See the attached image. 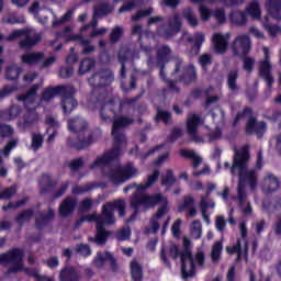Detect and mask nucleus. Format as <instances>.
<instances>
[{
	"instance_id": "60",
	"label": "nucleus",
	"mask_w": 281,
	"mask_h": 281,
	"mask_svg": "<svg viewBox=\"0 0 281 281\" xmlns=\"http://www.w3.org/2000/svg\"><path fill=\"white\" fill-rule=\"evenodd\" d=\"M150 14H153V8L138 11L137 14L132 16V21H142V19H145V16H150Z\"/></svg>"
},
{
	"instance_id": "54",
	"label": "nucleus",
	"mask_w": 281,
	"mask_h": 281,
	"mask_svg": "<svg viewBox=\"0 0 281 281\" xmlns=\"http://www.w3.org/2000/svg\"><path fill=\"white\" fill-rule=\"evenodd\" d=\"M93 137L89 136L87 139L79 140L78 143H71L70 146L74 148H77L78 150H82V148H87L88 146H91L93 144Z\"/></svg>"
},
{
	"instance_id": "46",
	"label": "nucleus",
	"mask_w": 281,
	"mask_h": 281,
	"mask_svg": "<svg viewBox=\"0 0 281 281\" xmlns=\"http://www.w3.org/2000/svg\"><path fill=\"white\" fill-rule=\"evenodd\" d=\"M95 188H98V183L90 182L81 187H75L72 189V194H85L87 192H91V190H95Z\"/></svg>"
},
{
	"instance_id": "33",
	"label": "nucleus",
	"mask_w": 281,
	"mask_h": 281,
	"mask_svg": "<svg viewBox=\"0 0 281 281\" xmlns=\"http://www.w3.org/2000/svg\"><path fill=\"white\" fill-rule=\"evenodd\" d=\"M180 155L186 159H192L193 168H199V166L203 164V158H201V156H199V154H196L194 150L181 149Z\"/></svg>"
},
{
	"instance_id": "11",
	"label": "nucleus",
	"mask_w": 281,
	"mask_h": 281,
	"mask_svg": "<svg viewBox=\"0 0 281 281\" xmlns=\"http://www.w3.org/2000/svg\"><path fill=\"white\" fill-rule=\"evenodd\" d=\"M181 32V20L178 13L172 14L168 18L167 23L158 26L157 33L164 38H171Z\"/></svg>"
},
{
	"instance_id": "26",
	"label": "nucleus",
	"mask_w": 281,
	"mask_h": 281,
	"mask_svg": "<svg viewBox=\"0 0 281 281\" xmlns=\"http://www.w3.org/2000/svg\"><path fill=\"white\" fill-rule=\"evenodd\" d=\"M266 10L272 19H281V0H266Z\"/></svg>"
},
{
	"instance_id": "25",
	"label": "nucleus",
	"mask_w": 281,
	"mask_h": 281,
	"mask_svg": "<svg viewBox=\"0 0 281 281\" xmlns=\"http://www.w3.org/2000/svg\"><path fill=\"white\" fill-rule=\"evenodd\" d=\"M100 115L103 122H112L115 117V102L105 101L100 108Z\"/></svg>"
},
{
	"instance_id": "63",
	"label": "nucleus",
	"mask_w": 281,
	"mask_h": 281,
	"mask_svg": "<svg viewBox=\"0 0 281 281\" xmlns=\"http://www.w3.org/2000/svg\"><path fill=\"white\" fill-rule=\"evenodd\" d=\"M265 29L270 34V36H278V34H281V27L278 25H269V23H263Z\"/></svg>"
},
{
	"instance_id": "45",
	"label": "nucleus",
	"mask_w": 281,
	"mask_h": 281,
	"mask_svg": "<svg viewBox=\"0 0 281 281\" xmlns=\"http://www.w3.org/2000/svg\"><path fill=\"white\" fill-rule=\"evenodd\" d=\"M54 216H55L54 211L49 209L47 215H42L40 217H36V227H38V229H43V227L47 225V222L52 221Z\"/></svg>"
},
{
	"instance_id": "30",
	"label": "nucleus",
	"mask_w": 281,
	"mask_h": 281,
	"mask_svg": "<svg viewBox=\"0 0 281 281\" xmlns=\"http://www.w3.org/2000/svg\"><path fill=\"white\" fill-rule=\"evenodd\" d=\"M45 60L44 53H26L21 56V61L24 65H38V63H43Z\"/></svg>"
},
{
	"instance_id": "48",
	"label": "nucleus",
	"mask_w": 281,
	"mask_h": 281,
	"mask_svg": "<svg viewBox=\"0 0 281 281\" xmlns=\"http://www.w3.org/2000/svg\"><path fill=\"white\" fill-rule=\"evenodd\" d=\"M207 207H210V205H207V198L202 196L200 201V210L202 212V218L203 221H205L206 225H210V215H207Z\"/></svg>"
},
{
	"instance_id": "2",
	"label": "nucleus",
	"mask_w": 281,
	"mask_h": 281,
	"mask_svg": "<svg viewBox=\"0 0 281 281\" xmlns=\"http://www.w3.org/2000/svg\"><path fill=\"white\" fill-rule=\"evenodd\" d=\"M115 210H119V216L124 218L126 216V202L122 199L114 202H109L103 205L102 214H89L81 218V223H97V235L95 237H90V243L94 245H106V238H109V232L104 228V225H113L115 223Z\"/></svg>"
},
{
	"instance_id": "42",
	"label": "nucleus",
	"mask_w": 281,
	"mask_h": 281,
	"mask_svg": "<svg viewBox=\"0 0 281 281\" xmlns=\"http://www.w3.org/2000/svg\"><path fill=\"white\" fill-rule=\"evenodd\" d=\"M190 234L192 238L199 240L201 236H203V225H201V221H193L190 226Z\"/></svg>"
},
{
	"instance_id": "53",
	"label": "nucleus",
	"mask_w": 281,
	"mask_h": 281,
	"mask_svg": "<svg viewBox=\"0 0 281 281\" xmlns=\"http://www.w3.org/2000/svg\"><path fill=\"white\" fill-rule=\"evenodd\" d=\"M223 255V248L221 247H213L211 250V260L214 265H217V262H221V258Z\"/></svg>"
},
{
	"instance_id": "47",
	"label": "nucleus",
	"mask_w": 281,
	"mask_h": 281,
	"mask_svg": "<svg viewBox=\"0 0 281 281\" xmlns=\"http://www.w3.org/2000/svg\"><path fill=\"white\" fill-rule=\"evenodd\" d=\"M236 80H238V71L232 70L227 77V85L231 91H238V86L236 85Z\"/></svg>"
},
{
	"instance_id": "16",
	"label": "nucleus",
	"mask_w": 281,
	"mask_h": 281,
	"mask_svg": "<svg viewBox=\"0 0 281 281\" xmlns=\"http://www.w3.org/2000/svg\"><path fill=\"white\" fill-rule=\"evenodd\" d=\"M74 91V86H59L57 88H47L44 90L41 101L50 102L56 95H63V93H71Z\"/></svg>"
},
{
	"instance_id": "62",
	"label": "nucleus",
	"mask_w": 281,
	"mask_h": 281,
	"mask_svg": "<svg viewBox=\"0 0 281 281\" xmlns=\"http://www.w3.org/2000/svg\"><path fill=\"white\" fill-rule=\"evenodd\" d=\"M170 121V112L167 111H157L156 122H164L165 124H168Z\"/></svg>"
},
{
	"instance_id": "29",
	"label": "nucleus",
	"mask_w": 281,
	"mask_h": 281,
	"mask_svg": "<svg viewBox=\"0 0 281 281\" xmlns=\"http://www.w3.org/2000/svg\"><path fill=\"white\" fill-rule=\"evenodd\" d=\"M228 19L233 25H237L238 27L247 25V13L244 11L235 10L231 12Z\"/></svg>"
},
{
	"instance_id": "24",
	"label": "nucleus",
	"mask_w": 281,
	"mask_h": 281,
	"mask_svg": "<svg viewBox=\"0 0 281 281\" xmlns=\"http://www.w3.org/2000/svg\"><path fill=\"white\" fill-rule=\"evenodd\" d=\"M178 212H188V216L194 218L196 216V203L192 195H186L182 203L178 206Z\"/></svg>"
},
{
	"instance_id": "35",
	"label": "nucleus",
	"mask_w": 281,
	"mask_h": 281,
	"mask_svg": "<svg viewBox=\"0 0 281 281\" xmlns=\"http://www.w3.org/2000/svg\"><path fill=\"white\" fill-rule=\"evenodd\" d=\"M182 82L184 85H190V82H196V68L193 65L184 68V74L181 77Z\"/></svg>"
},
{
	"instance_id": "44",
	"label": "nucleus",
	"mask_w": 281,
	"mask_h": 281,
	"mask_svg": "<svg viewBox=\"0 0 281 281\" xmlns=\"http://www.w3.org/2000/svg\"><path fill=\"white\" fill-rule=\"evenodd\" d=\"M183 16L191 27H196L199 25V19L196 18V14H194V11H192V9H184Z\"/></svg>"
},
{
	"instance_id": "20",
	"label": "nucleus",
	"mask_w": 281,
	"mask_h": 281,
	"mask_svg": "<svg viewBox=\"0 0 281 281\" xmlns=\"http://www.w3.org/2000/svg\"><path fill=\"white\" fill-rule=\"evenodd\" d=\"M280 188V179L273 173H267L261 181V189L265 194L277 192Z\"/></svg>"
},
{
	"instance_id": "28",
	"label": "nucleus",
	"mask_w": 281,
	"mask_h": 281,
	"mask_svg": "<svg viewBox=\"0 0 281 281\" xmlns=\"http://www.w3.org/2000/svg\"><path fill=\"white\" fill-rule=\"evenodd\" d=\"M68 41H79L83 47L82 54H93L95 52V46L91 45V40H85L82 34H70Z\"/></svg>"
},
{
	"instance_id": "41",
	"label": "nucleus",
	"mask_w": 281,
	"mask_h": 281,
	"mask_svg": "<svg viewBox=\"0 0 281 281\" xmlns=\"http://www.w3.org/2000/svg\"><path fill=\"white\" fill-rule=\"evenodd\" d=\"M182 41H188V43L194 42V45L196 47H201V44L205 43V35L203 33H196L194 35V37L192 38V36H190V34L184 33L182 35Z\"/></svg>"
},
{
	"instance_id": "8",
	"label": "nucleus",
	"mask_w": 281,
	"mask_h": 281,
	"mask_svg": "<svg viewBox=\"0 0 281 281\" xmlns=\"http://www.w3.org/2000/svg\"><path fill=\"white\" fill-rule=\"evenodd\" d=\"M29 11L32 14H34V16L37 19L38 23H42V25H47L49 16H53V27H58V25H63L64 23H67V21H69V19H71V16H74V12H76V9H70L59 20L53 10L42 9L40 7L38 2H34L32 4V7H30Z\"/></svg>"
},
{
	"instance_id": "50",
	"label": "nucleus",
	"mask_w": 281,
	"mask_h": 281,
	"mask_svg": "<svg viewBox=\"0 0 281 281\" xmlns=\"http://www.w3.org/2000/svg\"><path fill=\"white\" fill-rule=\"evenodd\" d=\"M31 148L36 151L40 148H43V135L34 133L31 139Z\"/></svg>"
},
{
	"instance_id": "52",
	"label": "nucleus",
	"mask_w": 281,
	"mask_h": 281,
	"mask_svg": "<svg viewBox=\"0 0 281 281\" xmlns=\"http://www.w3.org/2000/svg\"><path fill=\"white\" fill-rule=\"evenodd\" d=\"M122 34H124V29L122 26H115L110 34L111 43H117L122 38Z\"/></svg>"
},
{
	"instance_id": "12",
	"label": "nucleus",
	"mask_w": 281,
	"mask_h": 281,
	"mask_svg": "<svg viewBox=\"0 0 281 281\" xmlns=\"http://www.w3.org/2000/svg\"><path fill=\"white\" fill-rule=\"evenodd\" d=\"M271 57L269 56V48L263 47V59L259 63V75L267 82L268 87H271L276 80L271 75Z\"/></svg>"
},
{
	"instance_id": "13",
	"label": "nucleus",
	"mask_w": 281,
	"mask_h": 281,
	"mask_svg": "<svg viewBox=\"0 0 281 281\" xmlns=\"http://www.w3.org/2000/svg\"><path fill=\"white\" fill-rule=\"evenodd\" d=\"M115 80L113 76V71L111 69H103L99 72L92 75L88 82L90 87L97 89L98 87H105L106 85H111Z\"/></svg>"
},
{
	"instance_id": "27",
	"label": "nucleus",
	"mask_w": 281,
	"mask_h": 281,
	"mask_svg": "<svg viewBox=\"0 0 281 281\" xmlns=\"http://www.w3.org/2000/svg\"><path fill=\"white\" fill-rule=\"evenodd\" d=\"M76 199L71 196L66 198L59 206L60 216L67 217L70 216V214H74V210H76Z\"/></svg>"
},
{
	"instance_id": "23",
	"label": "nucleus",
	"mask_w": 281,
	"mask_h": 281,
	"mask_svg": "<svg viewBox=\"0 0 281 281\" xmlns=\"http://www.w3.org/2000/svg\"><path fill=\"white\" fill-rule=\"evenodd\" d=\"M131 56H132V60H137V58H139V53H137V52L133 53V50H131L128 48H122L119 52V61L122 65L121 78H126V66H124V63H126V60L128 58H131Z\"/></svg>"
},
{
	"instance_id": "55",
	"label": "nucleus",
	"mask_w": 281,
	"mask_h": 281,
	"mask_svg": "<svg viewBox=\"0 0 281 281\" xmlns=\"http://www.w3.org/2000/svg\"><path fill=\"white\" fill-rule=\"evenodd\" d=\"M181 225H183V221L178 218L171 226V234L175 238H179L181 236Z\"/></svg>"
},
{
	"instance_id": "4",
	"label": "nucleus",
	"mask_w": 281,
	"mask_h": 281,
	"mask_svg": "<svg viewBox=\"0 0 281 281\" xmlns=\"http://www.w3.org/2000/svg\"><path fill=\"white\" fill-rule=\"evenodd\" d=\"M144 205L145 207H154V205H161L154 218L150 221L149 233L157 234L159 232V218L166 216L170 209L168 207V198L164 196L161 193L154 195H146L142 193H136L131 202V207L137 212L139 207Z\"/></svg>"
},
{
	"instance_id": "1",
	"label": "nucleus",
	"mask_w": 281,
	"mask_h": 281,
	"mask_svg": "<svg viewBox=\"0 0 281 281\" xmlns=\"http://www.w3.org/2000/svg\"><path fill=\"white\" fill-rule=\"evenodd\" d=\"M249 164V145L237 149L233 158V166L231 168L232 175H236V170L239 172V182L237 186V199L239 207L243 214H251V203L247 202V184L250 190H256L258 186V171L256 169L247 168Z\"/></svg>"
},
{
	"instance_id": "6",
	"label": "nucleus",
	"mask_w": 281,
	"mask_h": 281,
	"mask_svg": "<svg viewBox=\"0 0 281 281\" xmlns=\"http://www.w3.org/2000/svg\"><path fill=\"white\" fill-rule=\"evenodd\" d=\"M24 255L21 249L15 248L7 254L0 255V263L9 267L8 273H19L21 271H25L26 276H32L37 281H45V276H41L38 273V269L31 270L30 268H25L23 265Z\"/></svg>"
},
{
	"instance_id": "39",
	"label": "nucleus",
	"mask_w": 281,
	"mask_h": 281,
	"mask_svg": "<svg viewBox=\"0 0 281 281\" xmlns=\"http://www.w3.org/2000/svg\"><path fill=\"white\" fill-rule=\"evenodd\" d=\"M21 67L16 64H12L7 67L5 78L7 80H19V76H21Z\"/></svg>"
},
{
	"instance_id": "31",
	"label": "nucleus",
	"mask_w": 281,
	"mask_h": 281,
	"mask_svg": "<svg viewBox=\"0 0 281 281\" xmlns=\"http://www.w3.org/2000/svg\"><path fill=\"white\" fill-rule=\"evenodd\" d=\"M68 128L72 133H80V131H85V128H87V121L80 116L71 119L68 122Z\"/></svg>"
},
{
	"instance_id": "56",
	"label": "nucleus",
	"mask_w": 281,
	"mask_h": 281,
	"mask_svg": "<svg viewBox=\"0 0 281 281\" xmlns=\"http://www.w3.org/2000/svg\"><path fill=\"white\" fill-rule=\"evenodd\" d=\"M14 128L8 124H0V137H12Z\"/></svg>"
},
{
	"instance_id": "9",
	"label": "nucleus",
	"mask_w": 281,
	"mask_h": 281,
	"mask_svg": "<svg viewBox=\"0 0 281 281\" xmlns=\"http://www.w3.org/2000/svg\"><path fill=\"white\" fill-rule=\"evenodd\" d=\"M106 179L112 181L115 186H122V183H126L130 179H135V177L139 176V169L136 168L133 162H128L124 166H113L108 172H104Z\"/></svg>"
},
{
	"instance_id": "22",
	"label": "nucleus",
	"mask_w": 281,
	"mask_h": 281,
	"mask_svg": "<svg viewBox=\"0 0 281 281\" xmlns=\"http://www.w3.org/2000/svg\"><path fill=\"white\" fill-rule=\"evenodd\" d=\"M74 93H76V89L74 87L71 92L61 93V109L67 115L78 106V101L74 98Z\"/></svg>"
},
{
	"instance_id": "58",
	"label": "nucleus",
	"mask_w": 281,
	"mask_h": 281,
	"mask_svg": "<svg viewBox=\"0 0 281 281\" xmlns=\"http://www.w3.org/2000/svg\"><path fill=\"white\" fill-rule=\"evenodd\" d=\"M175 176H172V170H167L166 177L162 178V186H166L167 188H171V186H175Z\"/></svg>"
},
{
	"instance_id": "49",
	"label": "nucleus",
	"mask_w": 281,
	"mask_h": 281,
	"mask_svg": "<svg viewBox=\"0 0 281 281\" xmlns=\"http://www.w3.org/2000/svg\"><path fill=\"white\" fill-rule=\"evenodd\" d=\"M16 192H18V187H16V184H13L10 188H7V189L0 191V199L8 201V200L12 199V196H14V194H16Z\"/></svg>"
},
{
	"instance_id": "14",
	"label": "nucleus",
	"mask_w": 281,
	"mask_h": 281,
	"mask_svg": "<svg viewBox=\"0 0 281 281\" xmlns=\"http://www.w3.org/2000/svg\"><path fill=\"white\" fill-rule=\"evenodd\" d=\"M232 49L235 56H245L251 49V38L247 34H239L232 44Z\"/></svg>"
},
{
	"instance_id": "18",
	"label": "nucleus",
	"mask_w": 281,
	"mask_h": 281,
	"mask_svg": "<svg viewBox=\"0 0 281 281\" xmlns=\"http://www.w3.org/2000/svg\"><path fill=\"white\" fill-rule=\"evenodd\" d=\"M229 33H214L212 36L214 52L216 54H225L227 52V45H229Z\"/></svg>"
},
{
	"instance_id": "5",
	"label": "nucleus",
	"mask_w": 281,
	"mask_h": 281,
	"mask_svg": "<svg viewBox=\"0 0 281 281\" xmlns=\"http://www.w3.org/2000/svg\"><path fill=\"white\" fill-rule=\"evenodd\" d=\"M173 259H181V273L182 278L186 280L188 278H194L196 270L194 269V257L192 251L188 247H173V248H162L160 251V258L162 262L170 269L171 265L168 261L167 254Z\"/></svg>"
},
{
	"instance_id": "64",
	"label": "nucleus",
	"mask_w": 281,
	"mask_h": 281,
	"mask_svg": "<svg viewBox=\"0 0 281 281\" xmlns=\"http://www.w3.org/2000/svg\"><path fill=\"white\" fill-rule=\"evenodd\" d=\"M116 238L117 240H128V238H131V228L126 227L119 231Z\"/></svg>"
},
{
	"instance_id": "36",
	"label": "nucleus",
	"mask_w": 281,
	"mask_h": 281,
	"mask_svg": "<svg viewBox=\"0 0 281 281\" xmlns=\"http://www.w3.org/2000/svg\"><path fill=\"white\" fill-rule=\"evenodd\" d=\"M56 180H52L50 175H43L42 178L40 179V186L42 188V192H49L52 188H56Z\"/></svg>"
},
{
	"instance_id": "59",
	"label": "nucleus",
	"mask_w": 281,
	"mask_h": 281,
	"mask_svg": "<svg viewBox=\"0 0 281 281\" xmlns=\"http://www.w3.org/2000/svg\"><path fill=\"white\" fill-rule=\"evenodd\" d=\"M170 46L168 45H162L158 48L157 54H158V60H164V58H168V55L171 54Z\"/></svg>"
},
{
	"instance_id": "17",
	"label": "nucleus",
	"mask_w": 281,
	"mask_h": 281,
	"mask_svg": "<svg viewBox=\"0 0 281 281\" xmlns=\"http://www.w3.org/2000/svg\"><path fill=\"white\" fill-rule=\"evenodd\" d=\"M157 179H159V170H155L154 173L148 177L146 183H144V184L132 183V184L125 187L123 189V192L126 194V193H128L130 190H133V188H135L137 190V192L134 193V195L132 198V201H133V199H135V194H144V193H142L143 190H148V188H150V186L155 184Z\"/></svg>"
},
{
	"instance_id": "19",
	"label": "nucleus",
	"mask_w": 281,
	"mask_h": 281,
	"mask_svg": "<svg viewBox=\"0 0 281 281\" xmlns=\"http://www.w3.org/2000/svg\"><path fill=\"white\" fill-rule=\"evenodd\" d=\"M104 262L110 263L112 271H115L117 269V260H115V257H113L109 251L98 252L97 257L92 261V265L97 269H102V267H104Z\"/></svg>"
},
{
	"instance_id": "3",
	"label": "nucleus",
	"mask_w": 281,
	"mask_h": 281,
	"mask_svg": "<svg viewBox=\"0 0 281 281\" xmlns=\"http://www.w3.org/2000/svg\"><path fill=\"white\" fill-rule=\"evenodd\" d=\"M130 124H133V119L126 116H121L114 120L112 126L114 147L111 150L105 151L101 156H98L90 166L91 170H101L103 177H105L106 179V173L104 172H111V170H113V167L109 165L111 164V161L117 159V157L122 155V148L126 146V136H124V134L120 132V128H124V126H128Z\"/></svg>"
},
{
	"instance_id": "34",
	"label": "nucleus",
	"mask_w": 281,
	"mask_h": 281,
	"mask_svg": "<svg viewBox=\"0 0 281 281\" xmlns=\"http://www.w3.org/2000/svg\"><path fill=\"white\" fill-rule=\"evenodd\" d=\"M59 278L61 281H78L80 276L74 268H65L60 271Z\"/></svg>"
},
{
	"instance_id": "37",
	"label": "nucleus",
	"mask_w": 281,
	"mask_h": 281,
	"mask_svg": "<svg viewBox=\"0 0 281 281\" xmlns=\"http://www.w3.org/2000/svg\"><path fill=\"white\" fill-rule=\"evenodd\" d=\"M247 14L251 16V19H260V14H262V10L260 9V3L258 1H252L246 8Z\"/></svg>"
},
{
	"instance_id": "51",
	"label": "nucleus",
	"mask_w": 281,
	"mask_h": 281,
	"mask_svg": "<svg viewBox=\"0 0 281 281\" xmlns=\"http://www.w3.org/2000/svg\"><path fill=\"white\" fill-rule=\"evenodd\" d=\"M199 63L202 67V69H204V71H207V67H210V65H212V54L210 53H204L199 57Z\"/></svg>"
},
{
	"instance_id": "15",
	"label": "nucleus",
	"mask_w": 281,
	"mask_h": 281,
	"mask_svg": "<svg viewBox=\"0 0 281 281\" xmlns=\"http://www.w3.org/2000/svg\"><path fill=\"white\" fill-rule=\"evenodd\" d=\"M201 124H203V121L196 114L191 115L187 122L188 133L191 140L195 142V144H203V138L196 133V130L199 126H201Z\"/></svg>"
},
{
	"instance_id": "7",
	"label": "nucleus",
	"mask_w": 281,
	"mask_h": 281,
	"mask_svg": "<svg viewBox=\"0 0 281 281\" xmlns=\"http://www.w3.org/2000/svg\"><path fill=\"white\" fill-rule=\"evenodd\" d=\"M40 87V85H35L26 92L25 95L18 97V100L23 102L26 109L23 120L19 123L22 131L32 128V126L38 122V113L36 112V91H38Z\"/></svg>"
},
{
	"instance_id": "38",
	"label": "nucleus",
	"mask_w": 281,
	"mask_h": 281,
	"mask_svg": "<svg viewBox=\"0 0 281 281\" xmlns=\"http://www.w3.org/2000/svg\"><path fill=\"white\" fill-rule=\"evenodd\" d=\"M33 216L34 211L32 209H27L18 214V216L15 217V222L18 223V225L23 226L25 225V223H30Z\"/></svg>"
},
{
	"instance_id": "10",
	"label": "nucleus",
	"mask_w": 281,
	"mask_h": 281,
	"mask_svg": "<svg viewBox=\"0 0 281 281\" xmlns=\"http://www.w3.org/2000/svg\"><path fill=\"white\" fill-rule=\"evenodd\" d=\"M19 38H24L20 42V47L22 49H30L41 42V34L34 29H20L11 32L7 41H19Z\"/></svg>"
},
{
	"instance_id": "40",
	"label": "nucleus",
	"mask_w": 281,
	"mask_h": 281,
	"mask_svg": "<svg viewBox=\"0 0 281 281\" xmlns=\"http://www.w3.org/2000/svg\"><path fill=\"white\" fill-rule=\"evenodd\" d=\"M95 67V59L93 58H85L79 66V75L85 76V74H89L92 68Z\"/></svg>"
},
{
	"instance_id": "21",
	"label": "nucleus",
	"mask_w": 281,
	"mask_h": 281,
	"mask_svg": "<svg viewBox=\"0 0 281 281\" xmlns=\"http://www.w3.org/2000/svg\"><path fill=\"white\" fill-rule=\"evenodd\" d=\"M267 131V123L265 121H256V119L250 117L246 123V133L249 135L254 134L257 135V137H262L265 135V132Z\"/></svg>"
},
{
	"instance_id": "43",
	"label": "nucleus",
	"mask_w": 281,
	"mask_h": 281,
	"mask_svg": "<svg viewBox=\"0 0 281 281\" xmlns=\"http://www.w3.org/2000/svg\"><path fill=\"white\" fill-rule=\"evenodd\" d=\"M114 10V7L109 2H101L99 7L94 10V16H104L111 14V11Z\"/></svg>"
},
{
	"instance_id": "61",
	"label": "nucleus",
	"mask_w": 281,
	"mask_h": 281,
	"mask_svg": "<svg viewBox=\"0 0 281 281\" xmlns=\"http://www.w3.org/2000/svg\"><path fill=\"white\" fill-rule=\"evenodd\" d=\"M199 12H200L201 21H210V18L212 16V11L207 9V7L200 5Z\"/></svg>"
},
{
	"instance_id": "57",
	"label": "nucleus",
	"mask_w": 281,
	"mask_h": 281,
	"mask_svg": "<svg viewBox=\"0 0 281 281\" xmlns=\"http://www.w3.org/2000/svg\"><path fill=\"white\" fill-rule=\"evenodd\" d=\"M226 226H227V221H225V216L223 215L216 216L215 228L217 229V232H221V234H223V232H225Z\"/></svg>"
},
{
	"instance_id": "32",
	"label": "nucleus",
	"mask_w": 281,
	"mask_h": 281,
	"mask_svg": "<svg viewBox=\"0 0 281 281\" xmlns=\"http://www.w3.org/2000/svg\"><path fill=\"white\" fill-rule=\"evenodd\" d=\"M131 268V276L134 281H142L144 280V271L142 265L137 262V260H132L130 263Z\"/></svg>"
}]
</instances>
